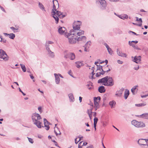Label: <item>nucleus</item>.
I'll use <instances>...</instances> for the list:
<instances>
[{"mask_svg":"<svg viewBox=\"0 0 148 148\" xmlns=\"http://www.w3.org/2000/svg\"><path fill=\"white\" fill-rule=\"evenodd\" d=\"M32 118L34 124L38 128H41L42 127L41 116L38 114L34 113L32 115Z\"/></svg>","mask_w":148,"mask_h":148,"instance_id":"1","label":"nucleus"},{"mask_svg":"<svg viewBox=\"0 0 148 148\" xmlns=\"http://www.w3.org/2000/svg\"><path fill=\"white\" fill-rule=\"evenodd\" d=\"M68 38L70 44H74L76 42L77 40V36H76V33H68L66 35V37Z\"/></svg>","mask_w":148,"mask_h":148,"instance_id":"2","label":"nucleus"},{"mask_svg":"<svg viewBox=\"0 0 148 148\" xmlns=\"http://www.w3.org/2000/svg\"><path fill=\"white\" fill-rule=\"evenodd\" d=\"M132 125L137 127H143L145 126L144 123L141 122H138L136 120H133L131 122Z\"/></svg>","mask_w":148,"mask_h":148,"instance_id":"3","label":"nucleus"},{"mask_svg":"<svg viewBox=\"0 0 148 148\" xmlns=\"http://www.w3.org/2000/svg\"><path fill=\"white\" fill-rule=\"evenodd\" d=\"M81 23L80 21H77V22H75L73 24V30H70V32L72 33V31L73 32H75V31L76 30H79L80 29V26L81 25Z\"/></svg>","mask_w":148,"mask_h":148,"instance_id":"4","label":"nucleus"},{"mask_svg":"<svg viewBox=\"0 0 148 148\" xmlns=\"http://www.w3.org/2000/svg\"><path fill=\"white\" fill-rule=\"evenodd\" d=\"M114 84V81L112 77L108 76L107 81L105 84H103V85L105 86H112Z\"/></svg>","mask_w":148,"mask_h":148,"instance_id":"5","label":"nucleus"},{"mask_svg":"<svg viewBox=\"0 0 148 148\" xmlns=\"http://www.w3.org/2000/svg\"><path fill=\"white\" fill-rule=\"evenodd\" d=\"M0 58L3 59L5 61L8 60V58L6 52L1 49L0 50Z\"/></svg>","mask_w":148,"mask_h":148,"instance_id":"6","label":"nucleus"},{"mask_svg":"<svg viewBox=\"0 0 148 148\" xmlns=\"http://www.w3.org/2000/svg\"><path fill=\"white\" fill-rule=\"evenodd\" d=\"M138 143L140 145H145L147 148L148 146V139H139L138 142Z\"/></svg>","mask_w":148,"mask_h":148,"instance_id":"7","label":"nucleus"},{"mask_svg":"<svg viewBox=\"0 0 148 148\" xmlns=\"http://www.w3.org/2000/svg\"><path fill=\"white\" fill-rule=\"evenodd\" d=\"M66 51L64 52V57L66 58H69L70 59L72 60H74L75 58V54L73 53H69L66 54L65 53Z\"/></svg>","mask_w":148,"mask_h":148,"instance_id":"8","label":"nucleus"},{"mask_svg":"<svg viewBox=\"0 0 148 148\" xmlns=\"http://www.w3.org/2000/svg\"><path fill=\"white\" fill-rule=\"evenodd\" d=\"M98 1L100 4V8L102 10H104L106 6V1L105 0H97L96 2Z\"/></svg>","mask_w":148,"mask_h":148,"instance_id":"9","label":"nucleus"},{"mask_svg":"<svg viewBox=\"0 0 148 148\" xmlns=\"http://www.w3.org/2000/svg\"><path fill=\"white\" fill-rule=\"evenodd\" d=\"M58 32L61 35H64L66 37V28L64 27H60L58 29Z\"/></svg>","mask_w":148,"mask_h":148,"instance_id":"10","label":"nucleus"},{"mask_svg":"<svg viewBox=\"0 0 148 148\" xmlns=\"http://www.w3.org/2000/svg\"><path fill=\"white\" fill-rule=\"evenodd\" d=\"M132 61L136 63L139 64L140 63V62L141 60V57L140 56H136L133 57V56L132 57Z\"/></svg>","mask_w":148,"mask_h":148,"instance_id":"11","label":"nucleus"},{"mask_svg":"<svg viewBox=\"0 0 148 148\" xmlns=\"http://www.w3.org/2000/svg\"><path fill=\"white\" fill-rule=\"evenodd\" d=\"M124 90V88H122L119 90H118L116 92L115 95L116 97H121Z\"/></svg>","mask_w":148,"mask_h":148,"instance_id":"12","label":"nucleus"},{"mask_svg":"<svg viewBox=\"0 0 148 148\" xmlns=\"http://www.w3.org/2000/svg\"><path fill=\"white\" fill-rule=\"evenodd\" d=\"M108 76H106L105 77L102 78L101 79H99L98 81V83H102L105 84L106 83L107 81V78Z\"/></svg>","mask_w":148,"mask_h":148,"instance_id":"13","label":"nucleus"},{"mask_svg":"<svg viewBox=\"0 0 148 148\" xmlns=\"http://www.w3.org/2000/svg\"><path fill=\"white\" fill-rule=\"evenodd\" d=\"M90 42H87L84 46V50L86 52L89 51V47L90 46Z\"/></svg>","mask_w":148,"mask_h":148,"instance_id":"14","label":"nucleus"},{"mask_svg":"<svg viewBox=\"0 0 148 148\" xmlns=\"http://www.w3.org/2000/svg\"><path fill=\"white\" fill-rule=\"evenodd\" d=\"M56 15H57L60 18H63L65 16V15L63 14L62 12L58 11H56Z\"/></svg>","mask_w":148,"mask_h":148,"instance_id":"15","label":"nucleus"},{"mask_svg":"<svg viewBox=\"0 0 148 148\" xmlns=\"http://www.w3.org/2000/svg\"><path fill=\"white\" fill-rule=\"evenodd\" d=\"M53 9L52 10L51 14H54V15L56 16V12L57 11H56V6L54 4V1L53 0Z\"/></svg>","mask_w":148,"mask_h":148,"instance_id":"16","label":"nucleus"},{"mask_svg":"<svg viewBox=\"0 0 148 148\" xmlns=\"http://www.w3.org/2000/svg\"><path fill=\"white\" fill-rule=\"evenodd\" d=\"M54 75L55 77L56 82V84H59L60 82V78L58 75H57V74L56 73H55Z\"/></svg>","mask_w":148,"mask_h":148,"instance_id":"17","label":"nucleus"},{"mask_svg":"<svg viewBox=\"0 0 148 148\" xmlns=\"http://www.w3.org/2000/svg\"><path fill=\"white\" fill-rule=\"evenodd\" d=\"M98 91L100 93H102L105 92L106 89L104 86H101L99 88Z\"/></svg>","mask_w":148,"mask_h":148,"instance_id":"18","label":"nucleus"},{"mask_svg":"<svg viewBox=\"0 0 148 148\" xmlns=\"http://www.w3.org/2000/svg\"><path fill=\"white\" fill-rule=\"evenodd\" d=\"M117 52L118 55L119 56L125 57H127V55L126 53H125L121 52L119 51L118 49L117 50Z\"/></svg>","mask_w":148,"mask_h":148,"instance_id":"19","label":"nucleus"},{"mask_svg":"<svg viewBox=\"0 0 148 148\" xmlns=\"http://www.w3.org/2000/svg\"><path fill=\"white\" fill-rule=\"evenodd\" d=\"M116 104V102L114 100L109 102V104L112 108H114Z\"/></svg>","mask_w":148,"mask_h":148,"instance_id":"20","label":"nucleus"},{"mask_svg":"<svg viewBox=\"0 0 148 148\" xmlns=\"http://www.w3.org/2000/svg\"><path fill=\"white\" fill-rule=\"evenodd\" d=\"M129 95V90L127 89H125L124 92V97L125 99H126Z\"/></svg>","mask_w":148,"mask_h":148,"instance_id":"21","label":"nucleus"},{"mask_svg":"<svg viewBox=\"0 0 148 148\" xmlns=\"http://www.w3.org/2000/svg\"><path fill=\"white\" fill-rule=\"evenodd\" d=\"M136 21H139L140 23L139 24H137V25H138V26H140V27L142 25V21L141 18H138L137 17H136Z\"/></svg>","mask_w":148,"mask_h":148,"instance_id":"22","label":"nucleus"},{"mask_svg":"<svg viewBox=\"0 0 148 148\" xmlns=\"http://www.w3.org/2000/svg\"><path fill=\"white\" fill-rule=\"evenodd\" d=\"M76 66L77 68H80L81 66H83V64L79 62H75Z\"/></svg>","mask_w":148,"mask_h":148,"instance_id":"23","label":"nucleus"},{"mask_svg":"<svg viewBox=\"0 0 148 148\" xmlns=\"http://www.w3.org/2000/svg\"><path fill=\"white\" fill-rule=\"evenodd\" d=\"M143 118L148 119V113H145L140 115Z\"/></svg>","mask_w":148,"mask_h":148,"instance_id":"24","label":"nucleus"},{"mask_svg":"<svg viewBox=\"0 0 148 148\" xmlns=\"http://www.w3.org/2000/svg\"><path fill=\"white\" fill-rule=\"evenodd\" d=\"M86 86L89 90H91L93 88L92 83L91 82H89L88 84H87Z\"/></svg>","mask_w":148,"mask_h":148,"instance_id":"25","label":"nucleus"},{"mask_svg":"<svg viewBox=\"0 0 148 148\" xmlns=\"http://www.w3.org/2000/svg\"><path fill=\"white\" fill-rule=\"evenodd\" d=\"M51 14L52 15L53 17L55 19V21H56V24L58 23L59 21V18L57 16H58L57 15H56V16H55L54 15V14Z\"/></svg>","mask_w":148,"mask_h":148,"instance_id":"26","label":"nucleus"},{"mask_svg":"<svg viewBox=\"0 0 148 148\" xmlns=\"http://www.w3.org/2000/svg\"><path fill=\"white\" fill-rule=\"evenodd\" d=\"M86 39V36H82L81 37H79L77 38V40H83L84 41H85Z\"/></svg>","mask_w":148,"mask_h":148,"instance_id":"27","label":"nucleus"},{"mask_svg":"<svg viewBox=\"0 0 148 148\" xmlns=\"http://www.w3.org/2000/svg\"><path fill=\"white\" fill-rule=\"evenodd\" d=\"M119 17L122 19H127L128 18V16L127 14H124L122 15H120Z\"/></svg>","mask_w":148,"mask_h":148,"instance_id":"28","label":"nucleus"},{"mask_svg":"<svg viewBox=\"0 0 148 148\" xmlns=\"http://www.w3.org/2000/svg\"><path fill=\"white\" fill-rule=\"evenodd\" d=\"M39 6L40 8L42 10H44L45 11H46L43 5L40 2L39 3Z\"/></svg>","mask_w":148,"mask_h":148,"instance_id":"29","label":"nucleus"},{"mask_svg":"<svg viewBox=\"0 0 148 148\" xmlns=\"http://www.w3.org/2000/svg\"><path fill=\"white\" fill-rule=\"evenodd\" d=\"M69 99L71 101H74V98L72 94L71 93L69 94Z\"/></svg>","mask_w":148,"mask_h":148,"instance_id":"30","label":"nucleus"},{"mask_svg":"<svg viewBox=\"0 0 148 148\" xmlns=\"http://www.w3.org/2000/svg\"><path fill=\"white\" fill-rule=\"evenodd\" d=\"M84 33V31L80 30L79 32L77 33H76V36L77 35L79 36H80L82 35V34H83Z\"/></svg>","mask_w":148,"mask_h":148,"instance_id":"31","label":"nucleus"},{"mask_svg":"<svg viewBox=\"0 0 148 148\" xmlns=\"http://www.w3.org/2000/svg\"><path fill=\"white\" fill-rule=\"evenodd\" d=\"M48 54L49 55V56L52 58H53L54 57L55 55L54 53L53 52H52L51 51L48 52Z\"/></svg>","mask_w":148,"mask_h":148,"instance_id":"32","label":"nucleus"},{"mask_svg":"<svg viewBox=\"0 0 148 148\" xmlns=\"http://www.w3.org/2000/svg\"><path fill=\"white\" fill-rule=\"evenodd\" d=\"M20 66L22 69L23 71L24 72H25L26 70V69L25 66L23 64H21Z\"/></svg>","mask_w":148,"mask_h":148,"instance_id":"33","label":"nucleus"},{"mask_svg":"<svg viewBox=\"0 0 148 148\" xmlns=\"http://www.w3.org/2000/svg\"><path fill=\"white\" fill-rule=\"evenodd\" d=\"M146 104L145 103L139 104H136L135 106L137 107H141L145 106Z\"/></svg>","mask_w":148,"mask_h":148,"instance_id":"34","label":"nucleus"},{"mask_svg":"<svg viewBox=\"0 0 148 148\" xmlns=\"http://www.w3.org/2000/svg\"><path fill=\"white\" fill-rule=\"evenodd\" d=\"M9 35V38L11 39H14L15 37V35L13 33L10 34Z\"/></svg>","mask_w":148,"mask_h":148,"instance_id":"35","label":"nucleus"},{"mask_svg":"<svg viewBox=\"0 0 148 148\" xmlns=\"http://www.w3.org/2000/svg\"><path fill=\"white\" fill-rule=\"evenodd\" d=\"M97 66V71L99 70L101 71V70L103 71V68L102 66L100 65H96Z\"/></svg>","mask_w":148,"mask_h":148,"instance_id":"36","label":"nucleus"},{"mask_svg":"<svg viewBox=\"0 0 148 148\" xmlns=\"http://www.w3.org/2000/svg\"><path fill=\"white\" fill-rule=\"evenodd\" d=\"M44 122L45 126H46V125H48L49 124V122L45 118L44 119Z\"/></svg>","mask_w":148,"mask_h":148,"instance_id":"37","label":"nucleus"},{"mask_svg":"<svg viewBox=\"0 0 148 148\" xmlns=\"http://www.w3.org/2000/svg\"><path fill=\"white\" fill-rule=\"evenodd\" d=\"M94 101V105L96 106V105H99V100H95V99H93Z\"/></svg>","mask_w":148,"mask_h":148,"instance_id":"38","label":"nucleus"},{"mask_svg":"<svg viewBox=\"0 0 148 148\" xmlns=\"http://www.w3.org/2000/svg\"><path fill=\"white\" fill-rule=\"evenodd\" d=\"M98 121V119L97 117H95L94 119V125H96Z\"/></svg>","mask_w":148,"mask_h":148,"instance_id":"39","label":"nucleus"},{"mask_svg":"<svg viewBox=\"0 0 148 148\" xmlns=\"http://www.w3.org/2000/svg\"><path fill=\"white\" fill-rule=\"evenodd\" d=\"M107 50L108 51V52L110 54V55H111L112 54V51L111 49L109 47L108 48Z\"/></svg>","mask_w":148,"mask_h":148,"instance_id":"40","label":"nucleus"},{"mask_svg":"<svg viewBox=\"0 0 148 148\" xmlns=\"http://www.w3.org/2000/svg\"><path fill=\"white\" fill-rule=\"evenodd\" d=\"M27 138H28V140L30 143L32 144L34 143V141L32 139L29 138L28 137H27Z\"/></svg>","mask_w":148,"mask_h":148,"instance_id":"41","label":"nucleus"},{"mask_svg":"<svg viewBox=\"0 0 148 148\" xmlns=\"http://www.w3.org/2000/svg\"><path fill=\"white\" fill-rule=\"evenodd\" d=\"M10 29H11L12 30H13L14 32H15V31H18V28H15L13 27H10Z\"/></svg>","mask_w":148,"mask_h":148,"instance_id":"42","label":"nucleus"},{"mask_svg":"<svg viewBox=\"0 0 148 148\" xmlns=\"http://www.w3.org/2000/svg\"><path fill=\"white\" fill-rule=\"evenodd\" d=\"M53 42L51 41H48L46 42V46H49L48 45L53 43Z\"/></svg>","mask_w":148,"mask_h":148,"instance_id":"43","label":"nucleus"},{"mask_svg":"<svg viewBox=\"0 0 148 148\" xmlns=\"http://www.w3.org/2000/svg\"><path fill=\"white\" fill-rule=\"evenodd\" d=\"M87 113L89 115V114H91L92 113V112L91 110H90L89 109H88L87 110Z\"/></svg>","mask_w":148,"mask_h":148,"instance_id":"44","label":"nucleus"},{"mask_svg":"<svg viewBox=\"0 0 148 148\" xmlns=\"http://www.w3.org/2000/svg\"><path fill=\"white\" fill-rule=\"evenodd\" d=\"M128 43L130 45V46H132L133 48L135 46V45L133 43L131 42V41H129Z\"/></svg>","mask_w":148,"mask_h":148,"instance_id":"45","label":"nucleus"},{"mask_svg":"<svg viewBox=\"0 0 148 148\" xmlns=\"http://www.w3.org/2000/svg\"><path fill=\"white\" fill-rule=\"evenodd\" d=\"M93 99H95V100H99V101H100L101 98L100 97H94Z\"/></svg>","mask_w":148,"mask_h":148,"instance_id":"46","label":"nucleus"},{"mask_svg":"<svg viewBox=\"0 0 148 148\" xmlns=\"http://www.w3.org/2000/svg\"><path fill=\"white\" fill-rule=\"evenodd\" d=\"M101 74L100 73V72H98V73H96L95 76H96V77H98L100 76H101Z\"/></svg>","mask_w":148,"mask_h":148,"instance_id":"47","label":"nucleus"},{"mask_svg":"<svg viewBox=\"0 0 148 148\" xmlns=\"http://www.w3.org/2000/svg\"><path fill=\"white\" fill-rule=\"evenodd\" d=\"M46 46V49L47 50L48 53L50 51H51L50 49L49 48V46Z\"/></svg>","mask_w":148,"mask_h":148,"instance_id":"48","label":"nucleus"},{"mask_svg":"<svg viewBox=\"0 0 148 148\" xmlns=\"http://www.w3.org/2000/svg\"><path fill=\"white\" fill-rule=\"evenodd\" d=\"M38 110L40 113H41L42 112V108L41 107H38Z\"/></svg>","mask_w":148,"mask_h":148,"instance_id":"49","label":"nucleus"},{"mask_svg":"<svg viewBox=\"0 0 148 148\" xmlns=\"http://www.w3.org/2000/svg\"><path fill=\"white\" fill-rule=\"evenodd\" d=\"M107 123L106 122H103L102 123V125L103 127H105L107 125Z\"/></svg>","mask_w":148,"mask_h":148,"instance_id":"50","label":"nucleus"},{"mask_svg":"<svg viewBox=\"0 0 148 148\" xmlns=\"http://www.w3.org/2000/svg\"><path fill=\"white\" fill-rule=\"evenodd\" d=\"M94 107L95 108V110H96L98 108H99V105H96V106L94 105Z\"/></svg>","mask_w":148,"mask_h":148,"instance_id":"51","label":"nucleus"},{"mask_svg":"<svg viewBox=\"0 0 148 148\" xmlns=\"http://www.w3.org/2000/svg\"><path fill=\"white\" fill-rule=\"evenodd\" d=\"M82 141L80 142L78 144V148H82V146H81V145L82 143Z\"/></svg>","mask_w":148,"mask_h":148,"instance_id":"52","label":"nucleus"},{"mask_svg":"<svg viewBox=\"0 0 148 148\" xmlns=\"http://www.w3.org/2000/svg\"><path fill=\"white\" fill-rule=\"evenodd\" d=\"M134 49H136V50H140V49L139 48H138L137 46H134Z\"/></svg>","mask_w":148,"mask_h":148,"instance_id":"53","label":"nucleus"},{"mask_svg":"<svg viewBox=\"0 0 148 148\" xmlns=\"http://www.w3.org/2000/svg\"><path fill=\"white\" fill-rule=\"evenodd\" d=\"M91 73H92V79H95V78L93 77V75H94L95 74L94 73V70H93V71H92V72Z\"/></svg>","mask_w":148,"mask_h":148,"instance_id":"54","label":"nucleus"},{"mask_svg":"<svg viewBox=\"0 0 148 148\" xmlns=\"http://www.w3.org/2000/svg\"><path fill=\"white\" fill-rule=\"evenodd\" d=\"M19 91L20 92H21L22 94H23V95H24V96H25V95L26 94H25L21 90V89L20 88H19Z\"/></svg>","mask_w":148,"mask_h":148,"instance_id":"55","label":"nucleus"},{"mask_svg":"<svg viewBox=\"0 0 148 148\" xmlns=\"http://www.w3.org/2000/svg\"><path fill=\"white\" fill-rule=\"evenodd\" d=\"M106 72V71H104L103 69V71H101V72H100V73L101 75H103L105 74V73Z\"/></svg>","mask_w":148,"mask_h":148,"instance_id":"56","label":"nucleus"},{"mask_svg":"<svg viewBox=\"0 0 148 148\" xmlns=\"http://www.w3.org/2000/svg\"><path fill=\"white\" fill-rule=\"evenodd\" d=\"M138 87V86L137 85L135 86H134L132 88V89L134 90H135L136 89V88Z\"/></svg>","mask_w":148,"mask_h":148,"instance_id":"57","label":"nucleus"},{"mask_svg":"<svg viewBox=\"0 0 148 148\" xmlns=\"http://www.w3.org/2000/svg\"><path fill=\"white\" fill-rule=\"evenodd\" d=\"M68 73L71 76L73 77V76L72 75V73L71 71L70 70L68 71Z\"/></svg>","mask_w":148,"mask_h":148,"instance_id":"58","label":"nucleus"},{"mask_svg":"<svg viewBox=\"0 0 148 148\" xmlns=\"http://www.w3.org/2000/svg\"><path fill=\"white\" fill-rule=\"evenodd\" d=\"M117 62L119 64H121L123 63V62L120 60H117Z\"/></svg>","mask_w":148,"mask_h":148,"instance_id":"59","label":"nucleus"},{"mask_svg":"<svg viewBox=\"0 0 148 148\" xmlns=\"http://www.w3.org/2000/svg\"><path fill=\"white\" fill-rule=\"evenodd\" d=\"M91 107H90V109L89 110H91V111H92V110H93V104L92 103L91 104Z\"/></svg>","mask_w":148,"mask_h":148,"instance_id":"60","label":"nucleus"},{"mask_svg":"<svg viewBox=\"0 0 148 148\" xmlns=\"http://www.w3.org/2000/svg\"><path fill=\"white\" fill-rule=\"evenodd\" d=\"M148 96V94L147 95H142L141 96V97L142 98H145V97H147Z\"/></svg>","mask_w":148,"mask_h":148,"instance_id":"61","label":"nucleus"},{"mask_svg":"<svg viewBox=\"0 0 148 148\" xmlns=\"http://www.w3.org/2000/svg\"><path fill=\"white\" fill-rule=\"evenodd\" d=\"M46 127V130H48L49 129V125H46V126H45Z\"/></svg>","mask_w":148,"mask_h":148,"instance_id":"62","label":"nucleus"},{"mask_svg":"<svg viewBox=\"0 0 148 148\" xmlns=\"http://www.w3.org/2000/svg\"><path fill=\"white\" fill-rule=\"evenodd\" d=\"M7 40L6 39L3 38H2V42L4 43H5L6 42Z\"/></svg>","mask_w":148,"mask_h":148,"instance_id":"63","label":"nucleus"},{"mask_svg":"<svg viewBox=\"0 0 148 148\" xmlns=\"http://www.w3.org/2000/svg\"><path fill=\"white\" fill-rule=\"evenodd\" d=\"M86 148H94L92 145H90L87 147Z\"/></svg>","mask_w":148,"mask_h":148,"instance_id":"64","label":"nucleus"}]
</instances>
